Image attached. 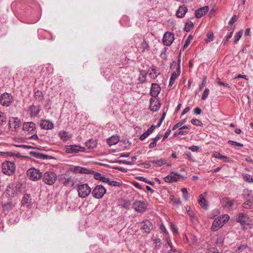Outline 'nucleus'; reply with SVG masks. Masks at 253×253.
Instances as JSON below:
<instances>
[{"instance_id": "nucleus-1", "label": "nucleus", "mask_w": 253, "mask_h": 253, "mask_svg": "<svg viewBox=\"0 0 253 253\" xmlns=\"http://www.w3.org/2000/svg\"><path fill=\"white\" fill-rule=\"evenodd\" d=\"M230 219L228 214H223L215 218L213 220L211 229L213 231H217L222 227Z\"/></svg>"}, {"instance_id": "nucleus-2", "label": "nucleus", "mask_w": 253, "mask_h": 253, "mask_svg": "<svg viewBox=\"0 0 253 253\" xmlns=\"http://www.w3.org/2000/svg\"><path fill=\"white\" fill-rule=\"evenodd\" d=\"M15 170V165L10 161H5L2 164V172L5 175H11Z\"/></svg>"}, {"instance_id": "nucleus-3", "label": "nucleus", "mask_w": 253, "mask_h": 253, "mask_svg": "<svg viewBox=\"0 0 253 253\" xmlns=\"http://www.w3.org/2000/svg\"><path fill=\"white\" fill-rule=\"evenodd\" d=\"M77 191L79 196L81 198H84L87 197L90 194L91 189L87 184L82 183L78 185Z\"/></svg>"}, {"instance_id": "nucleus-4", "label": "nucleus", "mask_w": 253, "mask_h": 253, "mask_svg": "<svg viewBox=\"0 0 253 253\" xmlns=\"http://www.w3.org/2000/svg\"><path fill=\"white\" fill-rule=\"evenodd\" d=\"M57 176L53 171H47L42 176L43 181L48 185H52L55 182Z\"/></svg>"}, {"instance_id": "nucleus-5", "label": "nucleus", "mask_w": 253, "mask_h": 253, "mask_svg": "<svg viewBox=\"0 0 253 253\" xmlns=\"http://www.w3.org/2000/svg\"><path fill=\"white\" fill-rule=\"evenodd\" d=\"M27 175L29 178L32 181H37L42 177L40 170L34 168L29 169L27 171Z\"/></svg>"}, {"instance_id": "nucleus-6", "label": "nucleus", "mask_w": 253, "mask_h": 253, "mask_svg": "<svg viewBox=\"0 0 253 253\" xmlns=\"http://www.w3.org/2000/svg\"><path fill=\"white\" fill-rule=\"evenodd\" d=\"M106 193V189L104 186L102 185H97L92 190V195L96 199L102 198Z\"/></svg>"}, {"instance_id": "nucleus-7", "label": "nucleus", "mask_w": 253, "mask_h": 253, "mask_svg": "<svg viewBox=\"0 0 253 253\" xmlns=\"http://www.w3.org/2000/svg\"><path fill=\"white\" fill-rule=\"evenodd\" d=\"M132 207L135 211L142 213L146 211L147 204L144 201L136 200L133 203Z\"/></svg>"}, {"instance_id": "nucleus-8", "label": "nucleus", "mask_w": 253, "mask_h": 253, "mask_svg": "<svg viewBox=\"0 0 253 253\" xmlns=\"http://www.w3.org/2000/svg\"><path fill=\"white\" fill-rule=\"evenodd\" d=\"M13 101V96L7 92L2 93L0 97V103L2 106H9Z\"/></svg>"}, {"instance_id": "nucleus-9", "label": "nucleus", "mask_w": 253, "mask_h": 253, "mask_svg": "<svg viewBox=\"0 0 253 253\" xmlns=\"http://www.w3.org/2000/svg\"><path fill=\"white\" fill-rule=\"evenodd\" d=\"M66 152L68 154H74L85 151V148L77 145H68L65 148Z\"/></svg>"}, {"instance_id": "nucleus-10", "label": "nucleus", "mask_w": 253, "mask_h": 253, "mask_svg": "<svg viewBox=\"0 0 253 253\" xmlns=\"http://www.w3.org/2000/svg\"><path fill=\"white\" fill-rule=\"evenodd\" d=\"M16 194V188L14 183H10L7 186L3 193V195L9 198L14 197Z\"/></svg>"}, {"instance_id": "nucleus-11", "label": "nucleus", "mask_w": 253, "mask_h": 253, "mask_svg": "<svg viewBox=\"0 0 253 253\" xmlns=\"http://www.w3.org/2000/svg\"><path fill=\"white\" fill-rule=\"evenodd\" d=\"M36 125L32 122H25L23 125V130L28 134H33L36 132Z\"/></svg>"}, {"instance_id": "nucleus-12", "label": "nucleus", "mask_w": 253, "mask_h": 253, "mask_svg": "<svg viewBox=\"0 0 253 253\" xmlns=\"http://www.w3.org/2000/svg\"><path fill=\"white\" fill-rule=\"evenodd\" d=\"M236 221L241 223L243 226H244V228H247V227H245L246 225H249L250 224V218L247 214L243 213H240L236 218Z\"/></svg>"}, {"instance_id": "nucleus-13", "label": "nucleus", "mask_w": 253, "mask_h": 253, "mask_svg": "<svg viewBox=\"0 0 253 253\" xmlns=\"http://www.w3.org/2000/svg\"><path fill=\"white\" fill-rule=\"evenodd\" d=\"M174 35L170 32H166L163 37V42L164 45L170 46L174 41Z\"/></svg>"}, {"instance_id": "nucleus-14", "label": "nucleus", "mask_w": 253, "mask_h": 253, "mask_svg": "<svg viewBox=\"0 0 253 253\" xmlns=\"http://www.w3.org/2000/svg\"><path fill=\"white\" fill-rule=\"evenodd\" d=\"M252 193V191H249L248 189H245L243 191V196L246 199V201L243 204V207L244 209H249L252 206V202L250 198H248V197H249Z\"/></svg>"}, {"instance_id": "nucleus-15", "label": "nucleus", "mask_w": 253, "mask_h": 253, "mask_svg": "<svg viewBox=\"0 0 253 253\" xmlns=\"http://www.w3.org/2000/svg\"><path fill=\"white\" fill-rule=\"evenodd\" d=\"M161 90V87L158 84L153 83L151 84L150 94L152 96L154 97H156L159 94Z\"/></svg>"}, {"instance_id": "nucleus-16", "label": "nucleus", "mask_w": 253, "mask_h": 253, "mask_svg": "<svg viewBox=\"0 0 253 253\" xmlns=\"http://www.w3.org/2000/svg\"><path fill=\"white\" fill-rule=\"evenodd\" d=\"M161 106V103L157 99L151 98L150 100V109L153 112L157 111Z\"/></svg>"}, {"instance_id": "nucleus-17", "label": "nucleus", "mask_w": 253, "mask_h": 253, "mask_svg": "<svg viewBox=\"0 0 253 253\" xmlns=\"http://www.w3.org/2000/svg\"><path fill=\"white\" fill-rule=\"evenodd\" d=\"M40 126L43 129H51L54 127V124L48 120H42L40 122Z\"/></svg>"}, {"instance_id": "nucleus-18", "label": "nucleus", "mask_w": 253, "mask_h": 253, "mask_svg": "<svg viewBox=\"0 0 253 253\" xmlns=\"http://www.w3.org/2000/svg\"><path fill=\"white\" fill-rule=\"evenodd\" d=\"M21 203L23 206L29 207L33 204V199L31 196L28 194L24 195L22 199Z\"/></svg>"}, {"instance_id": "nucleus-19", "label": "nucleus", "mask_w": 253, "mask_h": 253, "mask_svg": "<svg viewBox=\"0 0 253 253\" xmlns=\"http://www.w3.org/2000/svg\"><path fill=\"white\" fill-rule=\"evenodd\" d=\"M28 111L31 117H35L38 116L41 111V108L40 106L32 105L29 107Z\"/></svg>"}, {"instance_id": "nucleus-20", "label": "nucleus", "mask_w": 253, "mask_h": 253, "mask_svg": "<svg viewBox=\"0 0 253 253\" xmlns=\"http://www.w3.org/2000/svg\"><path fill=\"white\" fill-rule=\"evenodd\" d=\"M152 228L153 225L150 221L146 220L142 222L141 229L145 233H149Z\"/></svg>"}, {"instance_id": "nucleus-21", "label": "nucleus", "mask_w": 253, "mask_h": 253, "mask_svg": "<svg viewBox=\"0 0 253 253\" xmlns=\"http://www.w3.org/2000/svg\"><path fill=\"white\" fill-rule=\"evenodd\" d=\"M209 9V8L208 6H205L198 9L195 11L196 17L198 18L202 17L208 12Z\"/></svg>"}, {"instance_id": "nucleus-22", "label": "nucleus", "mask_w": 253, "mask_h": 253, "mask_svg": "<svg viewBox=\"0 0 253 253\" xmlns=\"http://www.w3.org/2000/svg\"><path fill=\"white\" fill-rule=\"evenodd\" d=\"M187 7L185 5L180 6L176 11V15L178 18H183L187 12Z\"/></svg>"}, {"instance_id": "nucleus-23", "label": "nucleus", "mask_w": 253, "mask_h": 253, "mask_svg": "<svg viewBox=\"0 0 253 253\" xmlns=\"http://www.w3.org/2000/svg\"><path fill=\"white\" fill-rule=\"evenodd\" d=\"M118 205L122 208H124L126 209H128L130 207L131 204L129 200L121 199L119 200Z\"/></svg>"}, {"instance_id": "nucleus-24", "label": "nucleus", "mask_w": 253, "mask_h": 253, "mask_svg": "<svg viewBox=\"0 0 253 253\" xmlns=\"http://www.w3.org/2000/svg\"><path fill=\"white\" fill-rule=\"evenodd\" d=\"M16 205V203H13L11 201H9L6 203H2V208L4 211H9L12 209L13 207Z\"/></svg>"}, {"instance_id": "nucleus-25", "label": "nucleus", "mask_w": 253, "mask_h": 253, "mask_svg": "<svg viewBox=\"0 0 253 253\" xmlns=\"http://www.w3.org/2000/svg\"><path fill=\"white\" fill-rule=\"evenodd\" d=\"M150 163L156 167H161L167 163V160L165 159H154L149 161Z\"/></svg>"}, {"instance_id": "nucleus-26", "label": "nucleus", "mask_w": 253, "mask_h": 253, "mask_svg": "<svg viewBox=\"0 0 253 253\" xmlns=\"http://www.w3.org/2000/svg\"><path fill=\"white\" fill-rule=\"evenodd\" d=\"M156 127V126H155L154 125H152L144 133H143L140 136V139L141 140H144L146 137H147L151 133L153 132V131L154 130L155 128Z\"/></svg>"}, {"instance_id": "nucleus-27", "label": "nucleus", "mask_w": 253, "mask_h": 253, "mask_svg": "<svg viewBox=\"0 0 253 253\" xmlns=\"http://www.w3.org/2000/svg\"><path fill=\"white\" fill-rule=\"evenodd\" d=\"M181 71H177V72H174L172 73L170 80L169 83V87H171L172 85L174 84L175 80L177 78V77L180 75Z\"/></svg>"}, {"instance_id": "nucleus-28", "label": "nucleus", "mask_w": 253, "mask_h": 253, "mask_svg": "<svg viewBox=\"0 0 253 253\" xmlns=\"http://www.w3.org/2000/svg\"><path fill=\"white\" fill-rule=\"evenodd\" d=\"M227 30L230 32L226 35V36L224 38V39L222 41V43L224 45L227 44L228 41L231 38V37L232 36L233 33V29L232 28V27L231 26V27L228 26Z\"/></svg>"}, {"instance_id": "nucleus-29", "label": "nucleus", "mask_w": 253, "mask_h": 253, "mask_svg": "<svg viewBox=\"0 0 253 253\" xmlns=\"http://www.w3.org/2000/svg\"><path fill=\"white\" fill-rule=\"evenodd\" d=\"M119 137L117 135H113L107 140L108 144L110 146L116 144L119 141Z\"/></svg>"}, {"instance_id": "nucleus-30", "label": "nucleus", "mask_w": 253, "mask_h": 253, "mask_svg": "<svg viewBox=\"0 0 253 253\" xmlns=\"http://www.w3.org/2000/svg\"><path fill=\"white\" fill-rule=\"evenodd\" d=\"M75 171L76 172L84 174H91L92 171V170L81 167H76L75 169Z\"/></svg>"}, {"instance_id": "nucleus-31", "label": "nucleus", "mask_w": 253, "mask_h": 253, "mask_svg": "<svg viewBox=\"0 0 253 253\" xmlns=\"http://www.w3.org/2000/svg\"><path fill=\"white\" fill-rule=\"evenodd\" d=\"M59 135L61 139L64 141L68 140L71 137V135H69L68 132L65 131H61L59 133Z\"/></svg>"}, {"instance_id": "nucleus-32", "label": "nucleus", "mask_w": 253, "mask_h": 253, "mask_svg": "<svg viewBox=\"0 0 253 253\" xmlns=\"http://www.w3.org/2000/svg\"><path fill=\"white\" fill-rule=\"evenodd\" d=\"M148 74L149 76L152 79H155L159 74V73L157 72L155 67L149 70L148 71Z\"/></svg>"}, {"instance_id": "nucleus-33", "label": "nucleus", "mask_w": 253, "mask_h": 253, "mask_svg": "<svg viewBox=\"0 0 253 253\" xmlns=\"http://www.w3.org/2000/svg\"><path fill=\"white\" fill-rule=\"evenodd\" d=\"M199 203L201 207L204 209H207L208 206V204L207 200L203 197L202 195H200Z\"/></svg>"}, {"instance_id": "nucleus-34", "label": "nucleus", "mask_w": 253, "mask_h": 253, "mask_svg": "<svg viewBox=\"0 0 253 253\" xmlns=\"http://www.w3.org/2000/svg\"><path fill=\"white\" fill-rule=\"evenodd\" d=\"M85 145L89 149L94 148L97 146V142L95 139H90L85 142Z\"/></svg>"}, {"instance_id": "nucleus-35", "label": "nucleus", "mask_w": 253, "mask_h": 253, "mask_svg": "<svg viewBox=\"0 0 253 253\" xmlns=\"http://www.w3.org/2000/svg\"><path fill=\"white\" fill-rule=\"evenodd\" d=\"M139 48L140 50L142 52L147 51L149 48V44L147 42L144 40V41L141 43Z\"/></svg>"}, {"instance_id": "nucleus-36", "label": "nucleus", "mask_w": 253, "mask_h": 253, "mask_svg": "<svg viewBox=\"0 0 253 253\" xmlns=\"http://www.w3.org/2000/svg\"><path fill=\"white\" fill-rule=\"evenodd\" d=\"M214 157L217 159L223 160L225 162L229 161V158L227 156L221 155L219 153H216L214 154Z\"/></svg>"}, {"instance_id": "nucleus-37", "label": "nucleus", "mask_w": 253, "mask_h": 253, "mask_svg": "<svg viewBox=\"0 0 253 253\" xmlns=\"http://www.w3.org/2000/svg\"><path fill=\"white\" fill-rule=\"evenodd\" d=\"M137 179L140 181H143L145 183H148L152 186H153L155 184L154 182L150 181L143 176H138L137 177Z\"/></svg>"}, {"instance_id": "nucleus-38", "label": "nucleus", "mask_w": 253, "mask_h": 253, "mask_svg": "<svg viewBox=\"0 0 253 253\" xmlns=\"http://www.w3.org/2000/svg\"><path fill=\"white\" fill-rule=\"evenodd\" d=\"M181 192L182 193L183 197L185 200V201H187L190 197L189 194L186 188H183L181 189Z\"/></svg>"}, {"instance_id": "nucleus-39", "label": "nucleus", "mask_w": 253, "mask_h": 253, "mask_svg": "<svg viewBox=\"0 0 253 253\" xmlns=\"http://www.w3.org/2000/svg\"><path fill=\"white\" fill-rule=\"evenodd\" d=\"M146 73L144 71H141L139 76L138 79L141 83H144L146 79Z\"/></svg>"}, {"instance_id": "nucleus-40", "label": "nucleus", "mask_w": 253, "mask_h": 253, "mask_svg": "<svg viewBox=\"0 0 253 253\" xmlns=\"http://www.w3.org/2000/svg\"><path fill=\"white\" fill-rule=\"evenodd\" d=\"M242 176L244 180L250 183H251L253 181V178L250 174L247 173H243L242 174Z\"/></svg>"}, {"instance_id": "nucleus-41", "label": "nucleus", "mask_w": 253, "mask_h": 253, "mask_svg": "<svg viewBox=\"0 0 253 253\" xmlns=\"http://www.w3.org/2000/svg\"><path fill=\"white\" fill-rule=\"evenodd\" d=\"M207 39L206 41L207 43L211 42L213 40L214 35L212 32H210L207 35Z\"/></svg>"}, {"instance_id": "nucleus-42", "label": "nucleus", "mask_w": 253, "mask_h": 253, "mask_svg": "<svg viewBox=\"0 0 253 253\" xmlns=\"http://www.w3.org/2000/svg\"><path fill=\"white\" fill-rule=\"evenodd\" d=\"M210 93V90L208 88H206L204 90V92L202 95L201 99L203 100H205L208 97L209 94Z\"/></svg>"}, {"instance_id": "nucleus-43", "label": "nucleus", "mask_w": 253, "mask_h": 253, "mask_svg": "<svg viewBox=\"0 0 253 253\" xmlns=\"http://www.w3.org/2000/svg\"><path fill=\"white\" fill-rule=\"evenodd\" d=\"M242 34L243 33H242V31H239L235 34L234 38V43H237V42L239 41L240 39L241 38V37L242 36Z\"/></svg>"}, {"instance_id": "nucleus-44", "label": "nucleus", "mask_w": 253, "mask_h": 253, "mask_svg": "<svg viewBox=\"0 0 253 253\" xmlns=\"http://www.w3.org/2000/svg\"><path fill=\"white\" fill-rule=\"evenodd\" d=\"M31 155H32L33 156H34L38 159H44L45 157V156L42 154L40 153H37L35 152H31L30 153Z\"/></svg>"}, {"instance_id": "nucleus-45", "label": "nucleus", "mask_w": 253, "mask_h": 253, "mask_svg": "<svg viewBox=\"0 0 253 253\" xmlns=\"http://www.w3.org/2000/svg\"><path fill=\"white\" fill-rule=\"evenodd\" d=\"M193 27V23L192 22H188L186 23L184 30L186 32H189Z\"/></svg>"}, {"instance_id": "nucleus-46", "label": "nucleus", "mask_w": 253, "mask_h": 253, "mask_svg": "<svg viewBox=\"0 0 253 253\" xmlns=\"http://www.w3.org/2000/svg\"><path fill=\"white\" fill-rule=\"evenodd\" d=\"M192 40H193V36L191 35H189L185 42V43L183 45V49L186 48L188 47V46L189 45L191 41Z\"/></svg>"}, {"instance_id": "nucleus-47", "label": "nucleus", "mask_w": 253, "mask_h": 253, "mask_svg": "<svg viewBox=\"0 0 253 253\" xmlns=\"http://www.w3.org/2000/svg\"><path fill=\"white\" fill-rule=\"evenodd\" d=\"M215 82L219 85H222V86H225V87H227V88H230V85L228 84L224 83L223 82H222L220 81V79L218 78H217L216 79Z\"/></svg>"}, {"instance_id": "nucleus-48", "label": "nucleus", "mask_w": 253, "mask_h": 253, "mask_svg": "<svg viewBox=\"0 0 253 253\" xmlns=\"http://www.w3.org/2000/svg\"><path fill=\"white\" fill-rule=\"evenodd\" d=\"M12 120H14V127L15 128L18 127L19 126V120H18V118H13L12 120H9V125L11 127V125H12L11 123H12Z\"/></svg>"}, {"instance_id": "nucleus-49", "label": "nucleus", "mask_w": 253, "mask_h": 253, "mask_svg": "<svg viewBox=\"0 0 253 253\" xmlns=\"http://www.w3.org/2000/svg\"><path fill=\"white\" fill-rule=\"evenodd\" d=\"M171 177L172 178V180L173 182L176 181L178 179H179L180 177V175L178 174L177 173H174L173 172H171L170 173Z\"/></svg>"}, {"instance_id": "nucleus-50", "label": "nucleus", "mask_w": 253, "mask_h": 253, "mask_svg": "<svg viewBox=\"0 0 253 253\" xmlns=\"http://www.w3.org/2000/svg\"><path fill=\"white\" fill-rule=\"evenodd\" d=\"M6 118L4 115V113L0 111V124H3L4 123H6Z\"/></svg>"}, {"instance_id": "nucleus-51", "label": "nucleus", "mask_w": 253, "mask_h": 253, "mask_svg": "<svg viewBox=\"0 0 253 253\" xmlns=\"http://www.w3.org/2000/svg\"><path fill=\"white\" fill-rule=\"evenodd\" d=\"M91 173L93 174V176L95 179H96L97 180H100V179L103 175L100 173H99L97 172H95L93 170H92Z\"/></svg>"}, {"instance_id": "nucleus-52", "label": "nucleus", "mask_w": 253, "mask_h": 253, "mask_svg": "<svg viewBox=\"0 0 253 253\" xmlns=\"http://www.w3.org/2000/svg\"><path fill=\"white\" fill-rule=\"evenodd\" d=\"M224 201L226 202V207H231L233 205V201L229 199V198H225Z\"/></svg>"}, {"instance_id": "nucleus-53", "label": "nucleus", "mask_w": 253, "mask_h": 253, "mask_svg": "<svg viewBox=\"0 0 253 253\" xmlns=\"http://www.w3.org/2000/svg\"><path fill=\"white\" fill-rule=\"evenodd\" d=\"M191 122L193 125L197 126H201L202 125V122L197 119H192Z\"/></svg>"}, {"instance_id": "nucleus-54", "label": "nucleus", "mask_w": 253, "mask_h": 253, "mask_svg": "<svg viewBox=\"0 0 253 253\" xmlns=\"http://www.w3.org/2000/svg\"><path fill=\"white\" fill-rule=\"evenodd\" d=\"M228 143H229L231 145H234L235 146H238V147H242L243 146V145L242 143H239V142H236V141H234L233 140H229L228 141Z\"/></svg>"}, {"instance_id": "nucleus-55", "label": "nucleus", "mask_w": 253, "mask_h": 253, "mask_svg": "<svg viewBox=\"0 0 253 253\" xmlns=\"http://www.w3.org/2000/svg\"><path fill=\"white\" fill-rule=\"evenodd\" d=\"M42 93L41 91L39 90L35 91V97L36 99H39V100L42 99Z\"/></svg>"}, {"instance_id": "nucleus-56", "label": "nucleus", "mask_w": 253, "mask_h": 253, "mask_svg": "<svg viewBox=\"0 0 253 253\" xmlns=\"http://www.w3.org/2000/svg\"><path fill=\"white\" fill-rule=\"evenodd\" d=\"M207 83V77L204 76L201 84L199 85V90H201L205 86Z\"/></svg>"}, {"instance_id": "nucleus-57", "label": "nucleus", "mask_w": 253, "mask_h": 253, "mask_svg": "<svg viewBox=\"0 0 253 253\" xmlns=\"http://www.w3.org/2000/svg\"><path fill=\"white\" fill-rule=\"evenodd\" d=\"M118 163L120 164H126L127 165H133L134 164V163L130 161H126V160H121L118 161Z\"/></svg>"}, {"instance_id": "nucleus-58", "label": "nucleus", "mask_w": 253, "mask_h": 253, "mask_svg": "<svg viewBox=\"0 0 253 253\" xmlns=\"http://www.w3.org/2000/svg\"><path fill=\"white\" fill-rule=\"evenodd\" d=\"M108 184L110 185L114 186H118L119 185V183L118 182L111 180L110 178L109 182H108Z\"/></svg>"}, {"instance_id": "nucleus-59", "label": "nucleus", "mask_w": 253, "mask_h": 253, "mask_svg": "<svg viewBox=\"0 0 253 253\" xmlns=\"http://www.w3.org/2000/svg\"><path fill=\"white\" fill-rule=\"evenodd\" d=\"M164 179H165V181L166 182H168V183H170V182H173V181L172 180L173 179L171 177V176L170 175V174L169 175L166 176L165 177Z\"/></svg>"}, {"instance_id": "nucleus-60", "label": "nucleus", "mask_w": 253, "mask_h": 253, "mask_svg": "<svg viewBox=\"0 0 253 253\" xmlns=\"http://www.w3.org/2000/svg\"><path fill=\"white\" fill-rule=\"evenodd\" d=\"M170 200L173 203H175L177 205H180L181 204V202L179 199H176L173 196L170 197Z\"/></svg>"}, {"instance_id": "nucleus-61", "label": "nucleus", "mask_w": 253, "mask_h": 253, "mask_svg": "<svg viewBox=\"0 0 253 253\" xmlns=\"http://www.w3.org/2000/svg\"><path fill=\"white\" fill-rule=\"evenodd\" d=\"M17 147H20V148H24V149H33V147H32V146H31L30 145H24V144L17 145Z\"/></svg>"}, {"instance_id": "nucleus-62", "label": "nucleus", "mask_w": 253, "mask_h": 253, "mask_svg": "<svg viewBox=\"0 0 253 253\" xmlns=\"http://www.w3.org/2000/svg\"><path fill=\"white\" fill-rule=\"evenodd\" d=\"M166 241L167 242L166 244L165 245V246L167 248H168V246H171L172 244L171 240L169 237H167L166 238Z\"/></svg>"}, {"instance_id": "nucleus-63", "label": "nucleus", "mask_w": 253, "mask_h": 253, "mask_svg": "<svg viewBox=\"0 0 253 253\" xmlns=\"http://www.w3.org/2000/svg\"><path fill=\"white\" fill-rule=\"evenodd\" d=\"M133 184L134 187H135L136 188H137L138 189H143V187H142V186L137 182H136V181L133 182Z\"/></svg>"}, {"instance_id": "nucleus-64", "label": "nucleus", "mask_w": 253, "mask_h": 253, "mask_svg": "<svg viewBox=\"0 0 253 253\" xmlns=\"http://www.w3.org/2000/svg\"><path fill=\"white\" fill-rule=\"evenodd\" d=\"M237 18L236 15H234L229 21V24L233 25L237 20Z\"/></svg>"}]
</instances>
